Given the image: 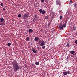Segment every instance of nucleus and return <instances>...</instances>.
<instances>
[{
  "label": "nucleus",
  "mask_w": 77,
  "mask_h": 77,
  "mask_svg": "<svg viewBox=\"0 0 77 77\" xmlns=\"http://www.w3.org/2000/svg\"><path fill=\"white\" fill-rule=\"evenodd\" d=\"M13 70L14 72H17L18 70L20 69V67L18 63L16 60H13L12 62Z\"/></svg>",
  "instance_id": "nucleus-1"
},
{
  "label": "nucleus",
  "mask_w": 77,
  "mask_h": 77,
  "mask_svg": "<svg viewBox=\"0 0 77 77\" xmlns=\"http://www.w3.org/2000/svg\"><path fill=\"white\" fill-rule=\"evenodd\" d=\"M66 23H65L64 24H63L62 23H60L59 26L58 27L60 30H63V27L64 28L66 27Z\"/></svg>",
  "instance_id": "nucleus-2"
},
{
  "label": "nucleus",
  "mask_w": 77,
  "mask_h": 77,
  "mask_svg": "<svg viewBox=\"0 0 77 77\" xmlns=\"http://www.w3.org/2000/svg\"><path fill=\"white\" fill-rule=\"evenodd\" d=\"M56 4L57 5H60L61 3H60V0H57L56 1Z\"/></svg>",
  "instance_id": "nucleus-3"
},
{
  "label": "nucleus",
  "mask_w": 77,
  "mask_h": 77,
  "mask_svg": "<svg viewBox=\"0 0 77 77\" xmlns=\"http://www.w3.org/2000/svg\"><path fill=\"white\" fill-rule=\"evenodd\" d=\"M70 73V72L69 71H68L67 72L65 71L63 72V74H64V75H67V74H69Z\"/></svg>",
  "instance_id": "nucleus-4"
},
{
  "label": "nucleus",
  "mask_w": 77,
  "mask_h": 77,
  "mask_svg": "<svg viewBox=\"0 0 77 77\" xmlns=\"http://www.w3.org/2000/svg\"><path fill=\"white\" fill-rule=\"evenodd\" d=\"M28 17H29V15H28V14H24L23 15V19H26V18H28Z\"/></svg>",
  "instance_id": "nucleus-5"
},
{
  "label": "nucleus",
  "mask_w": 77,
  "mask_h": 77,
  "mask_svg": "<svg viewBox=\"0 0 77 77\" xmlns=\"http://www.w3.org/2000/svg\"><path fill=\"white\" fill-rule=\"evenodd\" d=\"M39 12L40 13H42V14H45V11L44 10H42V9H40L39 10Z\"/></svg>",
  "instance_id": "nucleus-6"
},
{
  "label": "nucleus",
  "mask_w": 77,
  "mask_h": 77,
  "mask_svg": "<svg viewBox=\"0 0 77 77\" xmlns=\"http://www.w3.org/2000/svg\"><path fill=\"white\" fill-rule=\"evenodd\" d=\"M34 40L35 41L37 42L38 41V40H39V38H38L37 37H35L34 39Z\"/></svg>",
  "instance_id": "nucleus-7"
},
{
  "label": "nucleus",
  "mask_w": 77,
  "mask_h": 77,
  "mask_svg": "<svg viewBox=\"0 0 77 77\" xmlns=\"http://www.w3.org/2000/svg\"><path fill=\"white\" fill-rule=\"evenodd\" d=\"M70 53L71 55L74 54V51H70Z\"/></svg>",
  "instance_id": "nucleus-8"
},
{
  "label": "nucleus",
  "mask_w": 77,
  "mask_h": 77,
  "mask_svg": "<svg viewBox=\"0 0 77 77\" xmlns=\"http://www.w3.org/2000/svg\"><path fill=\"white\" fill-rule=\"evenodd\" d=\"M54 15H55V14H54V13H52V15L51 17V18H52V19H53L54 17Z\"/></svg>",
  "instance_id": "nucleus-9"
},
{
  "label": "nucleus",
  "mask_w": 77,
  "mask_h": 77,
  "mask_svg": "<svg viewBox=\"0 0 77 77\" xmlns=\"http://www.w3.org/2000/svg\"><path fill=\"white\" fill-rule=\"evenodd\" d=\"M44 41H43V42H42L40 44V45L41 46H43L44 45Z\"/></svg>",
  "instance_id": "nucleus-10"
},
{
  "label": "nucleus",
  "mask_w": 77,
  "mask_h": 77,
  "mask_svg": "<svg viewBox=\"0 0 77 77\" xmlns=\"http://www.w3.org/2000/svg\"><path fill=\"white\" fill-rule=\"evenodd\" d=\"M29 33H31L32 32H33V30L32 29H30L29 30Z\"/></svg>",
  "instance_id": "nucleus-11"
},
{
  "label": "nucleus",
  "mask_w": 77,
  "mask_h": 77,
  "mask_svg": "<svg viewBox=\"0 0 77 77\" xmlns=\"http://www.w3.org/2000/svg\"><path fill=\"white\" fill-rule=\"evenodd\" d=\"M32 51H33V53H37V52L36 51H35V49H33L32 50Z\"/></svg>",
  "instance_id": "nucleus-12"
},
{
  "label": "nucleus",
  "mask_w": 77,
  "mask_h": 77,
  "mask_svg": "<svg viewBox=\"0 0 77 77\" xmlns=\"http://www.w3.org/2000/svg\"><path fill=\"white\" fill-rule=\"evenodd\" d=\"M26 41H30V38L29 37L26 38Z\"/></svg>",
  "instance_id": "nucleus-13"
},
{
  "label": "nucleus",
  "mask_w": 77,
  "mask_h": 77,
  "mask_svg": "<svg viewBox=\"0 0 77 77\" xmlns=\"http://www.w3.org/2000/svg\"><path fill=\"white\" fill-rule=\"evenodd\" d=\"M48 18H49V16L48 15H47L45 17V19H46V20H47V19H48Z\"/></svg>",
  "instance_id": "nucleus-14"
},
{
  "label": "nucleus",
  "mask_w": 77,
  "mask_h": 77,
  "mask_svg": "<svg viewBox=\"0 0 77 77\" xmlns=\"http://www.w3.org/2000/svg\"><path fill=\"white\" fill-rule=\"evenodd\" d=\"M72 3V0H70L69 2V4L71 5Z\"/></svg>",
  "instance_id": "nucleus-15"
},
{
  "label": "nucleus",
  "mask_w": 77,
  "mask_h": 77,
  "mask_svg": "<svg viewBox=\"0 0 77 77\" xmlns=\"http://www.w3.org/2000/svg\"><path fill=\"white\" fill-rule=\"evenodd\" d=\"M35 64L36 65H39V62H36L35 63Z\"/></svg>",
  "instance_id": "nucleus-16"
},
{
  "label": "nucleus",
  "mask_w": 77,
  "mask_h": 77,
  "mask_svg": "<svg viewBox=\"0 0 77 77\" xmlns=\"http://www.w3.org/2000/svg\"><path fill=\"white\" fill-rule=\"evenodd\" d=\"M62 18H63V17L62 16H60V19L61 20H62Z\"/></svg>",
  "instance_id": "nucleus-17"
},
{
  "label": "nucleus",
  "mask_w": 77,
  "mask_h": 77,
  "mask_svg": "<svg viewBox=\"0 0 77 77\" xmlns=\"http://www.w3.org/2000/svg\"><path fill=\"white\" fill-rule=\"evenodd\" d=\"M0 20H1V21H0L1 22H3V21H4V19L1 18L0 19Z\"/></svg>",
  "instance_id": "nucleus-18"
},
{
  "label": "nucleus",
  "mask_w": 77,
  "mask_h": 77,
  "mask_svg": "<svg viewBox=\"0 0 77 77\" xmlns=\"http://www.w3.org/2000/svg\"><path fill=\"white\" fill-rule=\"evenodd\" d=\"M11 43H8L7 44V45H8V46H11Z\"/></svg>",
  "instance_id": "nucleus-19"
},
{
  "label": "nucleus",
  "mask_w": 77,
  "mask_h": 77,
  "mask_svg": "<svg viewBox=\"0 0 77 77\" xmlns=\"http://www.w3.org/2000/svg\"><path fill=\"white\" fill-rule=\"evenodd\" d=\"M69 43H67V45H66V47H69Z\"/></svg>",
  "instance_id": "nucleus-20"
},
{
  "label": "nucleus",
  "mask_w": 77,
  "mask_h": 77,
  "mask_svg": "<svg viewBox=\"0 0 77 77\" xmlns=\"http://www.w3.org/2000/svg\"><path fill=\"white\" fill-rule=\"evenodd\" d=\"M18 17L19 18H20L21 17V14H19L18 15Z\"/></svg>",
  "instance_id": "nucleus-21"
},
{
  "label": "nucleus",
  "mask_w": 77,
  "mask_h": 77,
  "mask_svg": "<svg viewBox=\"0 0 77 77\" xmlns=\"http://www.w3.org/2000/svg\"><path fill=\"white\" fill-rule=\"evenodd\" d=\"M59 13H60V14H62V11L61 10H60L59 11Z\"/></svg>",
  "instance_id": "nucleus-22"
},
{
  "label": "nucleus",
  "mask_w": 77,
  "mask_h": 77,
  "mask_svg": "<svg viewBox=\"0 0 77 77\" xmlns=\"http://www.w3.org/2000/svg\"><path fill=\"white\" fill-rule=\"evenodd\" d=\"M42 48L43 49H45V46H43L42 47Z\"/></svg>",
  "instance_id": "nucleus-23"
},
{
  "label": "nucleus",
  "mask_w": 77,
  "mask_h": 77,
  "mask_svg": "<svg viewBox=\"0 0 77 77\" xmlns=\"http://www.w3.org/2000/svg\"><path fill=\"white\" fill-rule=\"evenodd\" d=\"M44 0H41V3H44Z\"/></svg>",
  "instance_id": "nucleus-24"
},
{
  "label": "nucleus",
  "mask_w": 77,
  "mask_h": 77,
  "mask_svg": "<svg viewBox=\"0 0 77 77\" xmlns=\"http://www.w3.org/2000/svg\"><path fill=\"white\" fill-rule=\"evenodd\" d=\"M3 5H4L3 3H1V6H3Z\"/></svg>",
  "instance_id": "nucleus-25"
},
{
  "label": "nucleus",
  "mask_w": 77,
  "mask_h": 77,
  "mask_svg": "<svg viewBox=\"0 0 77 77\" xmlns=\"http://www.w3.org/2000/svg\"><path fill=\"white\" fill-rule=\"evenodd\" d=\"M51 25V24H50V23H48V27H50Z\"/></svg>",
  "instance_id": "nucleus-26"
},
{
  "label": "nucleus",
  "mask_w": 77,
  "mask_h": 77,
  "mask_svg": "<svg viewBox=\"0 0 77 77\" xmlns=\"http://www.w3.org/2000/svg\"><path fill=\"white\" fill-rule=\"evenodd\" d=\"M41 41L39 40L38 42V43L39 44H41Z\"/></svg>",
  "instance_id": "nucleus-27"
},
{
  "label": "nucleus",
  "mask_w": 77,
  "mask_h": 77,
  "mask_svg": "<svg viewBox=\"0 0 77 77\" xmlns=\"http://www.w3.org/2000/svg\"><path fill=\"white\" fill-rule=\"evenodd\" d=\"M74 6L75 7H76V6H77V4L76 3H75L74 4Z\"/></svg>",
  "instance_id": "nucleus-28"
},
{
  "label": "nucleus",
  "mask_w": 77,
  "mask_h": 77,
  "mask_svg": "<svg viewBox=\"0 0 77 77\" xmlns=\"http://www.w3.org/2000/svg\"><path fill=\"white\" fill-rule=\"evenodd\" d=\"M75 44H77V40H76L75 41Z\"/></svg>",
  "instance_id": "nucleus-29"
},
{
  "label": "nucleus",
  "mask_w": 77,
  "mask_h": 77,
  "mask_svg": "<svg viewBox=\"0 0 77 77\" xmlns=\"http://www.w3.org/2000/svg\"><path fill=\"white\" fill-rule=\"evenodd\" d=\"M51 32L52 33H54V30H51Z\"/></svg>",
  "instance_id": "nucleus-30"
},
{
  "label": "nucleus",
  "mask_w": 77,
  "mask_h": 77,
  "mask_svg": "<svg viewBox=\"0 0 77 77\" xmlns=\"http://www.w3.org/2000/svg\"><path fill=\"white\" fill-rule=\"evenodd\" d=\"M3 11H5V9L4 8H3Z\"/></svg>",
  "instance_id": "nucleus-31"
},
{
  "label": "nucleus",
  "mask_w": 77,
  "mask_h": 77,
  "mask_svg": "<svg viewBox=\"0 0 77 77\" xmlns=\"http://www.w3.org/2000/svg\"><path fill=\"white\" fill-rule=\"evenodd\" d=\"M37 48V50H38V49H39V47H38L37 48Z\"/></svg>",
  "instance_id": "nucleus-32"
},
{
  "label": "nucleus",
  "mask_w": 77,
  "mask_h": 77,
  "mask_svg": "<svg viewBox=\"0 0 77 77\" xmlns=\"http://www.w3.org/2000/svg\"><path fill=\"white\" fill-rule=\"evenodd\" d=\"M66 22H67V21H66L65 23V24H66Z\"/></svg>",
  "instance_id": "nucleus-33"
},
{
  "label": "nucleus",
  "mask_w": 77,
  "mask_h": 77,
  "mask_svg": "<svg viewBox=\"0 0 77 77\" xmlns=\"http://www.w3.org/2000/svg\"><path fill=\"white\" fill-rule=\"evenodd\" d=\"M62 75H60V76H59V77H62Z\"/></svg>",
  "instance_id": "nucleus-34"
},
{
  "label": "nucleus",
  "mask_w": 77,
  "mask_h": 77,
  "mask_svg": "<svg viewBox=\"0 0 77 77\" xmlns=\"http://www.w3.org/2000/svg\"><path fill=\"white\" fill-rule=\"evenodd\" d=\"M74 30H75V28H76L75 27H74Z\"/></svg>",
  "instance_id": "nucleus-35"
},
{
  "label": "nucleus",
  "mask_w": 77,
  "mask_h": 77,
  "mask_svg": "<svg viewBox=\"0 0 77 77\" xmlns=\"http://www.w3.org/2000/svg\"><path fill=\"white\" fill-rule=\"evenodd\" d=\"M0 25H1V26H2V24H1L0 23Z\"/></svg>",
  "instance_id": "nucleus-36"
}]
</instances>
